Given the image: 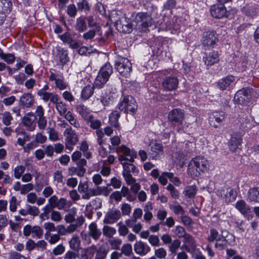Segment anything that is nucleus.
I'll list each match as a JSON object with an SVG mask.
<instances>
[{
	"label": "nucleus",
	"mask_w": 259,
	"mask_h": 259,
	"mask_svg": "<svg viewBox=\"0 0 259 259\" xmlns=\"http://www.w3.org/2000/svg\"><path fill=\"white\" fill-rule=\"evenodd\" d=\"M247 198L250 202L259 203V187L250 188L247 192Z\"/></svg>",
	"instance_id": "obj_33"
},
{
	"label": "nucleus",
	"mask_w": 259,
	"mask_h": 259,
	"mask_svg": "<svg viewBox=\"0 0 259 259\" xmlns=\"http://www.w3.org/2000/svg\"><path fill=\"white\" fill-rule=\"evenodd\" d=\"M94 88V85H88L85 86L82 90L81 93V97L83 100L89 99L93 94Z\"/></svg>",
	"instance_id": "obj_37"
},
{
	"label": "nucleus",
	"mask_w": 259,
	"mask_h": 259,
	"mask_svg": "<svg viewBox=\"0 0 259 259\" xmlns=\"http://www.w3.org/2000/svg\"><path fill=\"white\" fill-rule=\"evenodd\" d=\"M63 116H64L65 118L69 121L70 124L75 127L78 128L80 127L79 122L75 118L71 111H68Z\"/></svg>",
	"instance_id": "obj_43"
},
{
	"label": "nucleus",
	"mask_w": 259,
	"mask_h": 259,
	"mask_svg": "<svg viewBox=\"0 0 259 259\" xmlns=\"http://www.w3.org/2000/svg\"><path fill=\"white\" fill-rule=\"evenodd\" d=\"M35 103V97L30 93L23 94L19 99V104L23 108H30Z\"/></svg>",
	"instance_id": "obj_12"
},
{
	"label": "nucleus",
	"mask_w": 259,
	"mask_h": 259,
	"mask_svg": "<svg viewBox=\"0 0 259 259\" xmlns=\"http://www.w3.org/2000/svg\"><path fill=\"white\" fill-rule=\"evenodd\" d=\"M102 231L103 235L108 238H112L116 233L114 228L109 226H104Z\"/></svg>",
	"instance_id": "obj_49"
},
{
	"label": "nucleus",
	"mask_w": 259,
	"mask_h": 259,
	"mask_svg": "<svg viewBox=\"0 0 259 259\" xmlns=\"http://www.w3.org/2000/svg\"><path fill=\"white\" fill-rule=\"evenodd\" d=\"M121 212L117 209L109 210L105 215L104 223L107 224H113L121 218Z\"/></svg>",
	"instance_id": "obj_15"
},
{
	"label": "nucleus",
	"mask_w": 259,
	"mask_h": 259,
	"mask_svg": "<svg viewBox=\"0 0 259 259\" xmlns=\"http://www.w3.org/2000/svg\"><path fill=\"white\" fill-rule=\"evenodd\" d=\"M45 239L48 241L49 243L51 244H54L57 243L61 239L59 234L50 233L45 234Z\"/></svg>",
	"instance_id": "obj_48"
},
{
	"label": "nucleus",
	"mask_w": 259,
	"mask_h": 259,
	"mask_svg": "<svg viewBox=\"0 0 259 259\" xmlns=\"http://www.w3.org/2000/svg\"><path fill=\"white\" fill-rule=\"evenodd\" d=\"M109 17L118 31L124 33H129L132 32L133 25L131 20L121 11H112Z\"/></svg>",
	"instance_id": "obj_1"
},
{
	"label": "nucleus",
	"mask_w": 259,
	"mask_h": 259,
	"mask_svg": "<svg viewBox=\"0 0 259 259\" xmlns=\"http://www.w3.org/2000/svg\"><path fill=\"white\" fill-rule=\"evenodd\" d=\"M166 255L167 251L163 247H159L154 250V255L159 259H164Z\"/></svg>",
	"instance_id": "obj_59"
},
{
	"label": "nucleus",
	"mask_w": 259,
	"mask_h": 259,
	"mask_svg": "<svg viewBox=\"0 0 259 259\" xmlns=\"http://www.w3.org/2000/svg\"><path fill=\"white\" fill-rule=\"evenodd\" d=\"M210 12L213 17L220 19L226 15L227 11L225 7L223 5H214L211 7Z\"/></svg>",
	"instance_id": "obj_18"
},
{
	"label": "nucleus",
	"mask_w": 259,
	"mask_h": 259,
	"mask_svg": "<svg viewBox=\"0 0 259 259\" xmlns=\"http://www.w3.org/2000/svg\"><path fill=\"white\" fill-rule=\"evenodd\" d=\"M98 248L97 245L93 244L90 246L86 248H81V257H89L93 258L94 254L98 251Z\"/></svg>",
	"instance_id": "obj_31"
},
{
	"label": "nucleus",
	"mask_w": 259,
	"mask_h": 259,
	"mask_svg": "<svg viewBox=\"0 0 259 259\" xmlns=\"http://www.w3.org/2000/svg\"><path fill=\"white\" fill-rule=\"evenodd\" d=\"M169 207V209L176 214L183 215L185 213V211L183 207L180 204H170Z\"/></svg>",
	"instance_id": "obj_56"
},
{
	"label": "nucleus",
	"mask_w": 259,
	"mask_h": 259,
	"mask_svg": "<svg viewBox=\"0 0 259 259\" xmlns=\"http://www.w3.org/2000/svg\"><path fill=\"white\" fill-rule=\"evenodd\" d=\"M166 189L169 191L171 196L175 199L179 198L180 193L178 190L171 184H169L167 187Z\"/></svg>",
	"instance_id": "obj_57"
},
{
	"label": "nucleus",
	"mask_w": 259,
	"mask_h": 259,
	"mask_svg": "<svg viewBox=\"0 0 259 259\" xmlns=\"http://www.w3.org/2000/svg\"><path fill=\"white\" fill-rule=\"evenodd\" d=\"M122 164L123 167L122 174H131L132 172L136 175L139 173V170L135 165L127 162L122 163Z\"/></svg>",
	"instance_id": "obj_36"
},
{
	"label": "nucleus",
	"mask_w": 259,
	"mask_h": 259,
	"mask_svg": "<svg viewBox=\"0 0 259 259\" xmlns=\"http://www.w3.org/2000/svg\"><path fill=\"white\" fill-rule=\"evenodd\" d=\"M216 32L214 31H208L203 33L202 43L205 49L214 47L218 41Z\"/></svg>",
	"instance_id": "obj_7"
},
{
	"label": "nucleus",
	"mask_w": 259,
	"mask_h": 259,
	"mask_svg": "<svg viewBox=\"0 0 259 259\" xmlns=\"http://www.w3.org/2000/svg\"><path fill=\"white\" fill-rule=\"evenodd\" d=\"M217 195L223 198L226 203H229L235 201L237 193L233 189L227 188L219 190L217 191Z\"/></svg>",
	"instance_id": "obj_9"
},
{
	"label": "nucleus",
	"mask_w": 259,
	"mask_h": 259,
	"mask_svg": "<svg viewBox=\"0 0 259 259\" xmlns=\"http://www.w3.org/2000/svg\"><path fill=\"white\" fill-rule=\"evenodd\" d=\"M209 161L203 156H196L192 158L188 166V174L192 178L198 177L201 173L209 169Z\"/></svg>",
	"instance_id": "obj_2"
},
{
	"label": "nucleus",
	"mask_w": 259,
	"mask_h": 259,
	"mask_svg": "<svg viewBox=\"0 0 259 259\" xmlns=\"http://www.w3.org/2000/svg\"><path fill=\"white\" fill-rule=\"evenodd\" d=\"M258 9L255 6H248L244 8V13L251 17H253L257 15L258 13Z\"/></svg>",
	"instance_id": "obj_51"
},
{
	"label": "nucleus",
	"mask_w": 259,
	"mask_h": 259,
	"mask_svg": "<svg viewBox=\"0 0 259 259\" xmlns=\"http://www.w3.org/2000/svg\"><path fill=\"white\" fill-rule=\"evenodd\" d=\"M37 95L41 98L42 100L45 102H47L50 100L52 103H55L59 100V96L53 93H50L47 92H37Z\"/></svg>",
	"instance_id": "obj_24"
},
{
	"label": "nucleus",
	"mask_w": 259,
	"mask_h": 259,
	"mask_svg": "<svg viewBox=\"0 0 259 259\" xmlns=\"http://www.w3.org/2000/svg\"><path fill=\"white\" fill-rule=\"evenodd\" d=\"M90 123V126L94 130H99L102 126V122L100 120L95 118L94 116L92 115L91 117L87 120Z\"/></svg>",
	"instance_id": "obj_46"
},
{
	"label": "nucleus",
	"mask_w": 259,
	"mask_h": 259,
	"mask_svg": "<svg viewBox=\"0 0 259 259\" xmlns=\"http://www.w3.org/2000/svg\"><path fill=\"white\" fill-rule=\"evenodd\" d=\"M137 104L135 98L132 96H124L118 104V108L124 113H135L137 110Z\"/></svg>",
	"instance_id": "obj_3"
},
{
	"label": "nucleus",
	"mask_w": 259,
	"mask_h": 259,
	"mask_svg": "<svg viewBox=\"0 0 259 259\" xmlns=\"http://www.w3.org/2000/svg\"><path fill=\"white\" fill-rule=\"evenodd\" d=\"M11 4L7 0H0V13H6L10 11Z\"/></svg>",
	"instance_id": "obj_54"
},
{
	"label": "nucleus",
	"mask_w": 259,
	"mask_h": 259,
	"mask_svg": "<svg viewBox=\"0 0 259 259\" xmlns=\"http://www.w3.org/2000/svg\"><path fill=\"white\" fill-rule=\"evenodd\" d=\"M178 83V80L177 77L167 76L163 79L162 85L165 90L173 91L177 88Z\"/></svg>",
	"instance_id": "obj_17"
},
{
	"label": "nucleus",
	"mask_w": 259,
	"mask_h": 259,
	"mask_svg": "<svg viewBox=\"0 0 259 259\" xmlns=\"http://www.w3.org/2000/svg\"><path fill=\"white\" fill-rule=\"evenodd\" d=\"M196 190L194 186H189L186 188L184 191L185 195L189 198H193L195 196Z\"/></svg>",
	"instance_id": "obj_62"
},
{
	"label": "nucleus",
	"mask_w": 259,
	"mask_h": 259,
	"mask_svg": "<svg viewBox=\"0 0 259 259\" xmlns=\"http://www.w3.org/2000/svg\"><path fill=\"white\" fill-rule=\"evenodd\" d=\"M117 226L118 227V233L120 236H125L127 234H128V229L127 228V227L123 224L121 222H119Z\"/></svg>",
	"instance_id": "obj_64"
},
{
	"label": "nucleus",
	"mask_w": 259,
	"mask_h": 259,
	"mask_svg": "<svg viewBox=\"0 0 259 259\" xmlns=\"http://www.w3.org/2000/svg\"><path fill=\"white\" fill-rule=\"evenodd\" d=\"M13 117L12 114L9 111H5L2 114V120L3 123L7 126L11 124Z\"/></svg>",
	"instance_id": "obj_47"
},
{
	"label": "nucleus",
	"mask_w": 259,
	"mask_h": 259,
	"mask_svg": "<svg viewBox=\"0 0 259 259\" xmlns=\"http://www.w3.org/2000/svg\"><path fill=\"white\" fill-rule=\"evenodd\" d=\"M76 111L85 121L92 115L91 114V111L83 104H79L76 106Z\"/></svg>",
	"instance_id": "obj_34"
},
{
	"label": "nucleus",
	"mask_w": 259,
	"mask_h": 259,
	"mask_svg": "<svg viewBox=\"0 0 259 259\" xmlns=\"http://www.w3.org/2000/svg\"><path fill=\"white\" fill-rule=\"evenodd\" d=\"M36 118L32 112L27 113L24 116L22 119V122L26 127L27 130L29 131H33L36 126L35 121Z\"/></svg>",
	"instance_id": "obj_16"
},
{
	"label": "nucleus",
	"mask_w": 259,
	"mask_h": 259,
	"mask_svg": "<svg viewBox=\"0 0 259 259\" xmlns=\"http://www.w3.org/2000/svg\"><path fill=\"white\" fill-rule=\"evenodd\" d=\"M221 241H218L215 242L214 246L219 249L222 250L227 248L228 245V242L226 238L224 236H221Z\"/></svg>",
	"instance_id": "obj_58"
},
{
	"label": "nucleus",
	"mask_w": 259,
	"mask_h": 259,
	"mask_svg": "<svg viewBox=\"0 0 259 259\" xmlns=\"http://www.w3.org/2000/svg\"><path fill=\"white\" fill-rule=\"evenodd\" d=\"M16 101V98L14 96H11L9 97L3 99L2 101H0V106L3 109V105L6 106H10L15 102Z\"/></svg>",
	"instance_id": "obj_50"
},
{
	"label": "nucleus",
	"mask_w": 259,
	"mask_h": 259,
	"mask_svg": "<svg viewBox=\"0 0 259 259\" xmlns=\"http://www.w3.org/2000/svg\"><path fill=\"white\" fill-rule=\"evenodd\" d=\"M111 191V189L108 188V187H97L95 189L90 190V194H86L84 196H82L83 199H89L91 197L94 196H98L104 195L105 196H108Z\"/></svg>",
	"instance_id": "obj_11"
},
{
	"label": "nucleus",
	"mask_w": 259,
	"mask_h": 259,
	"mask_svg": "<svg viewBox=\"0 0 259 259\" xmlns=\"http://www.w3.org/2000/svg\"><path fill=\"white\" fill-rule=\"evenodd\" d=\"M221 236H223L219 235V232L216 229L212 228L210 229L207 240L210 242H213L214 241L216 242L218 241H221Z\"/></svg>",
	"instance_id": "obj_44"
},
{
	"label": "nucleus",
	"mask_w": 259,
	"mask_h": 259,
	"mask_svg": "<svg viewBox=\"0 0 259 259\" xmlns=\"http://www.w3.org/2000/svg\"><path fill=\"white\" fill-rule=\"evenodd\" d=\"M120 116V112L117 110L113 111L109 115V124L118 130H120V124L118 122V119Z\"/></svg>",
	"instance_id": "obj_29"
},
{
	"label": "nucleus",
	"mask_w": 259,
	"mask_h": 259,
	"mask_svg": "<svg viewBox=\"0 0 259 259\" xmlns=\"http://www.w3.org/2000/svg\"><path fill=\"white\" fill-rule=\"evenodd\" d=\"M66 204V199L64 198L58 199L56 195H53L48 199V206L50 209L56 208L59 210L64 208Z\"/></svg>",
	"instance_id": "obj_13"
},
{
	"label": "nucleus",
	"mask_w": 259,
	"mask_h": 259,
	"mask_svg": "<svg viewBox=\"0 0 259 259\" xmlns=\"http://www.w3.org/2000/svg\"><path fill=\"white\" fill-rule=\"evenodd\" d=\"M225 118L224 113L213 112L209 117V123L212 126L217 128L219 124L225 119Z\"/></svg>",
	"instance_id": "obj_19"
},
{
	"label": "nucleus",
	"mask_w": 259,
	"mask_h": 259,
	"mask_svg": "<svg viewBox=\"0 0 259 259\" xmlns=\"http://www.w3.org/2000/svg\"><path fill=\"white\" fill-rule=\"evenodd\" d=\"M116 151L118 153L119 152L123 153L124 156L127 157V160L131 162H133L137 157V153L135 151L131 150L123 145L119 147Z\"/></svg>",
	"instance_id": "obj_21"
},
{
	"label": "nucleus",
	"mask_w": 259,
	"mask_h": 259,
	"mask_svg": "<svg viewBox=\"0 0 259 259\" xmlns=\"http://www.w3.org/2000/svg\"><path fill=\"white\" fill-rule=\"evenodd\" d=\"M63 135L65 138V148L69 152H70L73 149L74 146L78 141L76 133L71 127L69 126L65 129Z\"/></svg>",
	"instance_id": "obj_4"
},
{
	"label": "nucleus",
	"mask_w": 259,
	"mask_h": 259,
	"mask_svg": "<svg viewBox=\"0 0 259 259\" xmlns=\"http://www.w3.org/2000/svg\"><path fill=\"white\" fill-rule=\"evenodd\" d=\"M28 160L25 162V165H17L14 169V176L17 179H19L23 175L25 170V167L29 166Z\"/></svg>",
	"instance_id": "obj_39"
},
{
	"label": "nucleus",
	"mask_w": 259,
	"mask_h": 259,
	"mask_svg": "<svg viewBox=\"0 0 259 259\" xmlns=\"http://www.w3.org/2000/svg\"><path fill=\"white\" fill-rule=\"evenodd\" d=\"M181 241L179 239L174 240L168 246L169 251L172 254H177L178 249L181 245Z\"/></svg>",
	"instance_id": "obj_52"
},
{
	"label": "nucleus",
	"mask_w": 259,
	"mask_h": 259,
	"mask_svg": "<svg viewBox=\"0 0 259 259\" xmlns=\"http://www.w3.org/2000/svg\"><path fill=\"white\" fill-rule=\"evenodd\" d=\"M50 75L49 76L50 81H55L56 87L60 90H64L68 86V83L65 81V78L62 75H58L50 70Z\"/></svg>",
	"instance_id": "obj_10"
},
{
	"label": "nucleus",
	"mask_w": 259,
	"mask_h": 259,
	"mask_svg": "<svg viewBox=\"0 0 259 259\" xmlns=\"http://www.w3.org/2000/svg\"><path fill=\"white\" fill-rule=\"evenodd\" d=\"M235 207L242 214L244 215L250 212L249 206L243 200L237 201Z\"/></svg>",
	"instance_id": "obj_35"
},
{
	"label": "nucleus",
	"mask_w": 259,
	"mask_h": 259,
	"mask_svg": "<svg viewBox=\"0 0 259 259\" xmlns=\"http://www.w3.org/2000/svg\"><path fill=\"white\" fill-rule=\"evenodd\" d=\"M235 80L233 75H228L217 82V87L221 91H225L231 86Z\"/></svg>",
	"instance_id": "obj_22"
},
{
	"label": "nucleus",
	"mask_w": 259,
	"mask_h": 259,
	"mask_svg": "<svg viewBox=\"0 0 259 259\" xmlns=\"http://www.w3.org/2000/svg\"><path fill=\"white\" fill-rule=\"evenodd\" d=\"M149 154L153 157L157 156L163 152V146L162 144L156 142L151 143L149 144Z\"/></svg>",
	"instance_id": "obj_30"
},
{
	"label": "nucleus",
	"mask_w": 259,
	"mask_h": 259,
	"mask_svg": "<svg viewBox=\"0 0 259 259\" xmlns=\"http://www.w3.org/2000/svg\"><path fill=\"white\" fill-rule=\"evenodd\" d=\"M250 94V90L248 88H243L237 92L234 96V100L238 104L243 103L245 98L247 97Z\"/></svg>",
	"instance_id": "obj_28"
},
{
	"label": "nucleus",
	"mask_w": 259,
	"mask_h": 259,
	"mask_svg": "<svg viewBox=\"0 0 259 259\" xmlns=\"http://www.w3.org/2000/svg\"><path fill=\"white\" fill-rule=\"evenodd\" d=\"M134 250L137 254L144 256L150 251L151 248L147 243L139 241L134 244Z\"/></svg>",
	"instance_id": "obj_20"
},
{
	"label": "nucleus",
	"mask_w": 259,
	"mask_h": 259,
	"mask_svg": "<svg viewBox=\"0 0 259 259\" xmlns=\"http://www.w3.org/2000/svg\"><path fill=\"white\" fill-rule=\"evenodd\" d=\"M204 64L209 66L217 64L219 62V55L217 51H212L203 58Z\"/></svg>",
	"instance_id": "obj_25"
},
{
	"label": "nucleus",
	"mask_w": 259,
	"mask_h": 259,
	"mask_svg": "<svg viewBox=\"0 0 259 259\" xmlns=\"http://www.w3.org/2000/svg\"><path fill=\"white\" fill-rule=\"evenodd\" d=\"M112 249L118 250L122 243V240L118 238H112L108 240Z\"/></svg>",
	"instance_id": "obj_53"
},
{
	"label": "nucleus",
	"mask_w": 259,
	"mask_h": 259,
	"mask_svg": "<svg viewBox=\"0 0 259 259\" xmlns=\"http://www.w3.org/2000/svg\"><path fill=\"white\" fill-rule=\"evenodd\" d=\"M56 50V57L58 59L59 61L63 65L66 64L69 59L67 50L62 48L60 47H57Z\"/></svg>",
	"instance_id": "obj_27"
},
{
	"label": "nucleus",
	"mask_w": 259,
	"mask_h": 259,
	"mask_svg": "<svg viewBox=\"0 0 259 259\" xmlns=\"http://www.w3.org/2000/svg\"><path fill=\"white\" fill-rule=\"evenodd\" d=\"M80 240L77 235H74L69 241V247L72 250H77L80 246Z\"/></svg>",
	"instance_id": "obj_45"
},
{
	"label": "nucleus",
	"mask_w": 259,
	"mask_h": 259,
	"mask_svg": "<svg viewBox=\"0 0 259 259\" xmlns=\"http://www.w3.org/2000/svg\"><path fill=\"white\" fill-rule=\"evenodd\" d=\"M101 232L95 223H92L89 226V234L95 240H98L101 236Z\"/></svg>",
	"instance_id": "obj_32"
},
{
	"label": "nucleus",
	"mask_w": 259,
	"mask_h": 259,
	"mask_svg": "<svg viewBox=\"0 0 259 259\" xmlns=\"http://www.w3.org/2000/svg\"><path fill=\"white\" fill-rule=\"evenodd\" d=\"M167 118L171 122L181 125L185 118V111L179 108L174 109L168 112Z\"/></svg>",
	"instance_id": "obj_8"
},
{
	"label": "nucleus",
	"mask_w": 259,
	"mask_h": 259,
	"mask_svg": "<svg viewBox=\"0 0 259 259\" xmlns=\"http://www.w3.org/2000/svg\"><path fill=\"white\" fill-rule=\"evenodd\" d=\"M182 247L187 251L190 252L191 249H195L196 247L194 238L189 234H187L184 238Z\"/></svg>",
	"instance_id": "obj_23"
},
{
	"label": "nucleus",
	"mask_w": 259,
	"mask_h": 259,
	"mask_svg": "<svg viewBox=\"0 0 259 259\" xmlns=\"http://www.w3.org/2000/svg\"><path fill=\"white\" fill-rule=\"evenodd\" d=\"M75 29L78 32H82L87 29L86 20L85 18L79 17L77 18L75 25Z\"/></svg>",
	"instance_id": "obj_38"
},
{
	"label": "nucleus",
	"mask_w": 259,
	"mask_h": 259,
	"mask_svg": "<svg viewBox=\"0 0 259 259\" xmlns=\"http://www.w3.org/2000/svg\"><path fill=\"white\" fill-rule=\"evenodd\" d=\"M113 69L110 63H106L100 69L98 74H101L109 79L110 76L112 73Z\"/></svg>",
	"instance_id": "obj_41"
},
{
	"label": "nucleus",
	"mask_w": 259,
	"mask_h": 259,
	"mask_svg": "<svg viewBox=\"0 0 259 259\" xmlns=\"http://www.w3.org/2000/svg\"><path fill=\"white\" fill-rule=\"evenodd\" d=\"M58 37L64 43L68 44L72 49H77L80 47L79 42L73 39L70 33L68 32L59 35Z\"/></svg>",
	"instance_id": "obj_14"
},
{
	"label": "nucleus",
	"mask_w": 259,
	"mask_h": 259,
	"mask_svg": "<svg viewBox=\"0 0 259 259\" xmlns=\"http://www.w3.org/2000/svg\"><path fill=\"white\" fill-rule=\"evenodd\" d=\"M115 67L119 73L125 77H128L132 70V63L125 58H120L115 63Z\"/></svg>",
	"instance_id": "obj_5"
},
{
	"label": "nucleus",
	"mask_w": 259,
	"mask_h": 259,
	"mask_svg": "<svg viewBox=\"0 0 259 259\" xmlns=\"http://www.w3.org/2000/svg\"><path fill=\"white\" fill-rule=\"evenodd\" d=\"M121 254L129 256L133 253L132 246L131 244L126 243L124 244L121 247Z\"/></svg>",
	"instance_id": "obj_63"
},
{
	"label": "nucleus",
	"mask_w": 259,
	"mask_h": 259,
	"mask_svg": "<svg viewBox=\"0 0 259 259\" xmlns=\"http://www.w3.org/2000/svg\"><path fill=\"white\" fill-rule=\"evenodd\" d=\"M43 230L39 226H34L32 227V234L33 237H36L38 239H40L42 237Z\"/></svg>",
	"instance_id": "obj_61"
},
{
	"label": "nucleus",
	"mask_w": 259,
	"mask_h": 259,
	"mask_svg": "<svg viewBox=\"0 0 259 259\" xmlns=\"http://www.w3.org/2000/svg\"><path fill=\"white\" fill-rule=\"evenodd\" d=\"M242 141L241 136L237 133H234L231 135L230 141L229 142V147L230 150L233 152L239 148Z\"/></svg>",
	"instance_id": "obj_26"
},
{
	"label": "nucleus",
	"mask_w": 259,
	"mask_h": 259,
	"mask_svg": "<svg viewBox=\"0 0 259 259\" xmlns=\"http://www.w3.org/2000/svg\"><path fill=\"white\" fill-rule=\"evenodd\" d=\"M48 133L50 140L52 141H57L60 139L58 132L54 128H49Z\"/></svg>",
	"instance_id": "obj_55"
},
{
	"label": "nucleus",
	"mask_w": 259,
	"mask_h": 259,
	"mask_svg": "<svg viewBox=\"0 0 259 259\" xmlns=\"http://www.w3.org/2000/svg\"><path fill=\"white\" fill-rule=\"evenodd\" d=\"M55 104V108L60 116H63L67 111V105L62 101H57L53 103Z\"/></svg>",
	"instance_id": "obj_40"
},
{
	"label": "nucleus",
	"mask_w": 259,
	"mask_h": 259,
	"mask_svg": "<svg viewBox=\"0 0 259 259\" xmlns=\"http://www.w3.org/2000/svg\"><path fill=\"white\" fill-rule=\"evenodd\" d=\"M108 79L101 74H98L94 82V87L97 89L102 88L106 83Z\"/></svg>",
	"instance_id": "obj_42"
},
{
	"label": "nucleus",
	"mask_w": 259,
	"mask_h": 259,
	"mask_svg": "<svg viewBox=\"0 0 259 259\" xmlns=\"http://www.w3.org/2000/svg\"><path fill=\"white\" fill-rule=\"evenodd\" d=\"M89 186L87 182H80L78 186V192L82 194V196L86 194H90V191H88Z\"/></svg>",
	"instance_id": "obj_60"
},
{
	"label": "nucleus",
	"mask_w": 259,
	"mask_h": 259,
	"mask_svg": "<svg viewBox=\"0 0 259 259\" xmlns=\"http://www.w3.org/2000/svg\"><path fill=\"white\" fill-rule=\"evenodd\" d=\"M135 22L141 31H145L148 27L152 25V19L147 13L140 12L136 14Z\"/></svg>",
	"instance_id": "obj_6"
}]
</instances>
